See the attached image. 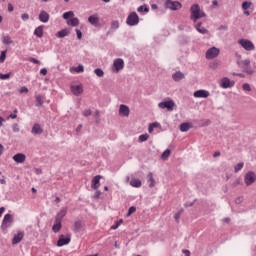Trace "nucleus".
<instances>
[{
  "label": "nucleus",
  "mask_w": 256,
  "mask_h": 256,
  "mask_svg": "<svg viewBox=\"0 0 256 256\" xmlns=\"http://www.w3.org/2000/svg\"><path fill=\"white\" fill-rule=\"evenodd\" d=\"M203 17H207V14L201 10V6L199 4H193L190 8V19L197 23L199 19H203Z\"/></svg>",
  "instance_id": "nucleus-1"
},
{
  "label": "nucleus",
  "mask_w": 256,
  "mask_h": 256,
  "mask_svg": "<svg viewBox=\"0 0 256 256\" xmlns=\"http://www.w3.org/2000/svg\"><path fill=\"white\" fill-rule=\"evenodd\" d=\"M65 215H67V210L62 208L55 216V223L52 226V231L54 233H59V231H61V227H63L62 221Z\"/></svg>",
  "instance_id": "nucleus-2"
},
{
  "label": "nucleus",
  "mask_w": 256,
  "mask_h": 256,
  "mask_svg": "<svg viewBox=\"0 0 256 256\" xmlns=\"http://www.w3.org/2000/svg\"><path fill=\"white\" fill-rule=\"evenodd\" d=\"M237 65L240 67V69H243V72L247 73V75H253V73H255V70L251 68L250 59L237 61Z\"/></svg>",
  "instance_id": "nucleus-3"
},
{
  "label": "nucleus",
  "mask_w": 256,
  "mask_h": 256,
  "mask_svg": "<svg viewBox=\"0 0 256 256\" xmlns=\"http://www.w3.org/2000/svg\"><path fill=\"white\" fill-rule=\"evenodd\" d=\"M126 25L129 27H135V25H139V15H137V12L129 13L126 19Z\"/></svg>",
  "instance_id": "nucleus-4"
},
{
  "label": "nucleus",
  "mask_w": 256,
  "mask_h": 256,
  "mask_svg": "<svg viewBox=\"0 0 256 256\" xmlns=\"http://www.w3.org/2000/svg\"><path fill=\"white\" fill-rule=\"evenodd\" d=\"M256 181V174L253 171H248L245 175H244V183L246 185V187H250V185H253V183H255Z\"/></svg>",
  "instance_id": "nucleus-5"
},
{
  "label": "nucleus",
  "mask_w": 256,
  "mask_h": 256,
  "mask_svg": "<svg viewBox=\"0 0 256 256\" xmlns=\"http://www.w3.org/2000/svg\"><path fill=\"white\" fill-rule=\"evenodd\" d=\"M158 107L160 109H167V111H173V109H175V107H177V105L175 104V101L170 99V100H167V101L160 102L158 104Z\"/></svg>",
  "instance_id": "nucleus-6"
},
{
  "label": "nucleus",
  "mask_w": 256,
  "mask_h": 256,
  "mask_svg": "<svg viewBox=\"0 0 256 256\" xmlns=\"http://www.w3.org/2000/svg\"><path fill=\"white\" fill-rule=\"evenodd\" d=\"M164 7L165 9H170L171 11H179L183 5L179 1H166Z\"/></svg>",
  "instance_id": "nucleus-7"
},
{
  "label": "nucleus",
  "mask_w": 256,
  "mask_h": 256,
  "mask_svg": "<svg viewBox=\"0 0 256 256\" xmlns=\"http://www.w3.org/2000/svg\"><path fill=\"white\" fill-rule=\"evenodd\" d=\"M13 223V215L6 214L2 220L1 229L2 231H5L8 227H11V224Z\"/></svg>",
  "instance_id": "nucleus-8"
},
{
  "label": "nucleus",
  "mask_w": 256,
  "mask_h": 256,
  "mask_svg": "<svg viewBox=\"0 0 256 256\" xmlns=\"http://www.w3.org/2000/svg\"><path fill=\"white\" fill-rule=\"evenodd\" d=\"M71 243V234H68L67 236L65 235H60L59 239L57 241V247H63L65 245H69Z\"/></svg>",
  "instance_id": "nucleus-9"
},
{
  "label": "nucleus",
  "mask_w": 256,
  "mask_h": 256,
  "mask_svg": "<svg viewBox=\"0 0 256 256\" xmlns=\"http://www.w3.org/2000/svg\"><path fill=\"white\" fill-rule=\"evenodd\" d=\"M239 44H240L241 47H243V49H245L246 51H253V50L255 49V45H254L253 42H251L250 40L240 39V40H239Z\"/></svg>",
  "instance_id": "nucleus-10"
},
{
  "label": "nucleus",
  "mask_w": 256,
  "mask_h": 256,
  "mask_svg": "<svg viewBox=\"0 0 256 256\" xmlns=\"http://www.w3.org/2000/svg\"><path fill=\"white\" fill-rule=\"evenodd\" d=\"M114 67V73H119V71H122L123 67H125V61L121 58H117L113 62Z\"/></svg>",
  "instance_id": "nucleus-11"
},
{
  "label": "nucleus",
  "mask_w": 256,
  "mask_h": 256,
  "mask_svg": "<svg viewBox=\"0 0 256 256\" xmlns=\"http://www.w3.org/2000/svg\"><path fill=\"white\" fill-rule=\"evenodd\" d=\"M219 49L217 47H212L206 51V59H215L219 56Z\"/></svg>",
  "instance_id": "nucleus-12"
},
{
  "label": "nucleus",
  "mask_w": 256,
  "mask_h": 256,
  "mask_svg": "<svg viewBox=\"0 0 256 256\" xmlns=\"http://www.w3.org/2000/svg\"><path fill=\"white\" fill-rule=\"evenodd\" d=\"M234 86H235V81H231L227 77H224L221 79L220 87H222V89H229Z\"/></svg>",
  "instance_id": "nucleus-13"
},
{
  "label": "nucleus",
  "mask_w": 256,
  "mask_h": 256,
  "mask_svg": "<svg viewBox=\"0 0 256 256\" xmlns=\"http://www.w3.org/2000/svg\"><path fill=\"white\" fill-rule=\"evenodd\" d=\"M101 179H103V176L96 175L91 181V189H94V191H97V189L101 187Z\"/></svg>",
  "instance_id": "nucleus-14"
},
{
  "label": "nucleus",
  "mask_w": 256,
  "mask_h": 256,
  "mask_svg": "<svg viewBox=\"0 0 256 256\" xmlns=\"http://www.w3.org/2000/svg\"><path fill=\"white\" fill-rule=\"evenodd\" d=\"M70 89H71V93H73L75 97H79V95H83V85H72Z\"/></svg>",
  "instance_id": "nucleus-15"
},
{
  "label": "nucleus",
  "mask_w": 256,
  "mask_h": 256,
  "mask_svg": "<svg viewBox=\"0 0 256 256\" xmlns=\"http://www.w3.org/2000/svg\"><path fill=\"white\" fill-rule=\"evenodd\" d=\"M210 93L207 90H197L194 92V97L198 98V99H207V97H209Z\"/></svg>",
  "instance_id": "nucleus-16"
},
{
  "label": "nucleus",
  "mask_w": 256,
  "mask_h": 256,
  "mask_svg": "<svg viewBox=\"0 0 256 256\" xmlns=\"http://www.w3.org/2000/svg\"><path fill=\"white\" fill-rule=\"evenodd\" d=\"M251 7H253V2H251V1H244L242 3V9L244 11V15H246L247 17H249V15H251V12L249 11V9H251Z\"/></svg>",
  "instance_id": "nucleus-17"
},
{
  "label": "nucleus",
  "mask_w": 256,
  "mask_h": 256,
  "mask_svg": "<svg viewBox=\"0 0 256 256\" xmlns=\"http://www.w3.org/2000/svg\"><path fill=\"white\" fill-rule=\"evenodd\" d=\"M129 113H131V111L129 110V106L121 104L119 108V115L121 117H129Z\"/></svg>",
  "instance_id": "nucleus-18"
},
{
  "label": "nucleus",
  "mask_w": 256,
  "mask_h": 256,
  "mask_svg": "<svg viewBox=\"0 0 256 256\" xmlns=\"http://www.w3.org/2000/svg\"><path fill=\"white\" fill-rule=\"evenodd\" d=\"M50 17L51 16L49 15V13H47V11L41 10L38 19L39 21H41V23H49Z\"/></svg>",
  "instance_id": "nucleus-19"
},
{
  "label": "nucleus",
  "mask_w": 256,
  "mask_h": 256,
  "mask_svg": "<svg viewBox=\"0 0 256 256\" xmlns=\"http://www.w3.org/2000/svg\"><path fill=\"white\" fill-rule=\"evenodd\" d=\"M23 237H25V233L23 232L15 234L12 238V245H18V243H21V241H23Z\"/></svg>",
  "instance_id": "nucleus-20"
},
{
  "label": "nucleus",
  "mask_w": 256,
  "mask_h": 256,
  "mask_svg": "<svg viewBox=\"0 0 256 256\" xmlns=\"http://www.w3.org/2000/svg\"><path fill=\"white\" fill-rule=\"evenodd\" d=\"M88 22L90 23V25L97 27V25H99V14H93V15L89 16Z\"/></svg>",
  "instance_id": "nucleus-21"
},
{
  "label": "nucleus",
  "mask_w": 256,
  "mask_h": 256,
  "mask_svg": "<svg viewBox=\"0 0 256 256\" xmlns=\"http://www.w3.org/2000/svg\"><path fill=\"white\" fill-rule=\"evenodd\" d=\"M25 159H27V156L23 153H17L13 156V161H15V163H25Z\"/></svg>",
  "instance_id": "nucleus-22"
},
{
  "label": "nucleus",
  "mask_w": 256,
  "mask_h": 256,
  "mask_svg": "<svg viewBox=\"0 0 256 256\" xmlns=\"http://www.w3.org/2000/svg\"><path fill=\"white\" fill-rule=\"evenodd\" d=\"M31 133H33V135H41L43 133V128H41L39 123H35L32 127Z\"/></svg>",
  "instance_id": "nucleus-23"
},
{
  "label": "nucleus",
  "mask_w": 256,
  "mask_h": 256,
  "mask_svg": "<svg viewBox=\"0 0 256 256\" xmlns=\"http://www.w3.org/2000/svg\"><path fill=\"white\" fill-rule=\"evenodd\" d=\"M172 79L176 83H179V81H181L182 79H185V74H183V72H181V71H177L176 73H174L172 75Z\"/></svg>",
  "instance_id": "nucleus-24"
},
{
  "label": "nucleus",
  "mask_w": 256,
  "mask_h": 256,
  "mask_svg": "<svg viewBox=\"0 0 256 256\" xmlns=\"http://www.w3.org/2000/svg\"><path fill=\"white\" fill-rule=\"evenodd\" d=\"M83 229V222L81 220H77L74 222L73 225V231L74 233H80V231Z\"/></svg>",
  "instance_id": "nucleus-25"
},
{
  "label": "nucleus",
  "mask_w": 256,
  "mask_h": 256,
  "mask_svg": "<svg viewBox=\"0 0 256 256\" xmlns=\"http://www.w3.org/2000/svg\"><path fill=\"white\" fill-rule=\"evenodd\" d=\"M117 29H119V22L117 20H113L111 22V26H110L109 31L107 32V35L117 31Z\"/></svg>",
  "instance_id": "nucleus-26"
},
{
  "label": "nucleus",
  "mask_w": 256,
  "mask_h": 256,
  "mask_svg": "<svg viewBox=\"0 0 256 256\" xmlns=\"http://www.w3.org/2000/svg\"><path fill=\"white\" fill-rule=\"evenodd\" d=\"M191 127H193V124H191L189 122H184V123L180 124V131L182 133H187V131H189V129H191Z\"/></svg>",
  "instance_id": "nucleus-27"
},
{
  "label": "nucleus",
  "mask_w": 256,
  "mask_h": 256,
  "mask_svg": "<svg viewBox=\"0 0 256 256\" xmlns=\"http://www.w3.org/2000/svg\"><path fill=\"white\" fill-rule=\"evenodd\" d=\"M69 33H70L69 29L65 28V29L58 31L56 33V37H58V39H63L64 37H67L69 35Z\"/></svg>",
  "instance_id": "nucleus-28"
},
{
  "label": "nucleus",
  "mask_w": 256,
  "mask_h": 256,
  "mask_svg": "<svg viewBox=\"0 0 256 256\" xmlns=\"http://www.w3.org/2000/svg\"><path fill=\"white\" fill-rule=\"evenodd\" d=\"M43 29H45V26L41 25L38 26L35 30H34V35L36 37H38L39 39H41V37H43Z\"/></svg>",
  "instance_id": "nucleus-29"
},
{
  "label": "nucleus",
  "mask_w": 256,
  "mask_h": 256,
  "mask_svg": "<svg viewBox=\"0 0 256 256\" xmlns=\"http://www.w3.org/2000/svg\"><path fill=\"white\" fill-rule=\"evenodd\" d=\"M130 185L132 187L139 188L141 187V185H143V183L139 180V178H132L130 181Z\"/></svg>",
  "instance_id": "nucleus-30"
},
{
  "label": "nucleus",
  "mask_w": 256,
  "mask_h": 256,
  "mask_svg": "<svg viewBox=\"0 0 256 256\" xmlns=\"http://www.w3.org/2000/svg\"><path fill=\"white\" fill-rule=\"evenodd\" d=\"M147 179H148V182L150 183L149 184L150 189H153V187H155V178H153V173L152 172L148 173Z\"/></svg>",
  "instance_id": "nucleus-31"
},
{
  "label": "nucleus",
  "mask_w": 256,
  "mask_h": 256,
  "mask_svg": "<svg viewBox=\"0 0 256 256\" xmlns=\"http://www.w3.org/2000/svg\"><path fill=\"white\" fill-rule=\"evenodd\" d=\"M67 25H70L71 27L79 26V18L72 17L70 20L67 21Z\"/></svg>",
  "instance_id": "nucleus-32"
},
{
  "label": "nucleus",
  "mask_w": 256,
  "mask_h": 256,
  "mask_svg": "<svg viewBox=\"0 0 256 256\" xmlns=\"http://www.w3.org/2000/svg\"><path fill=\"white\" fill-rule=\"evenodd\" d=\"M2 43H3L4 45H12L13 40L11 39V36H9V35H3V36H2Z\"/></svg>",
  "instance_id": "nucleus-33"
},
{
  "label": "nucleus",
  "mask_w": 256,
  "mask_h": 256,
  "mask_svg": "<svg viewBox=\"0 0 256 256\" xmlns=\"http://www.w3.org/2000/svg\"><path fill=\"white\" fill-rule=\"evenodd\" d=\"M63 19H65L66 21H69L70 19H72V17H75V13H73V11H68V12H65L63 15H62Z\"/></svg>",
  "instance_id": "nucleus-34"
},
{
  "label": "nucleus",
  "mask_w": 256,
  "mask_h": 256,
  "mask_svg": "<svg viewBox=\"0 0 256 256\" xmlns=\"http://www.w3.org/2000/svg\"><path fill=\"white\" fill-rule=\"evenodd\" d=\"M170 155H171V149H166V150L162 153L161 159H162L163 161H167V159H169Z\"/></svg>",
  "instance_id": "nucleus-35"
},
{
  "label": "nucleus",
  "mask_w": 256,
  "mask_h": 256,
  "mask_svg": "<svg viewBox=\"0 0 256 256\" xmlns=\"http://www.w3.org/2000/svg\"><path fill=\"white\" fill-rule=\"evenodd\" d=\"M138 13H149V7L147 5H142L137 8Z\"/></svg>",
  "instance_id": "nucleus-36"
},
{
  "label": "nucleus",
  "mask_w": 256,
  "mask_h": 256,
  "mask_svg": "<svg viewBox=\"0 0 256 256\" xmlns=\"http://www.w3.org/2000/svg\"><path fill=\"white\" fill-rule=\"evenodd\" d=\"M35 99H36V107H42L44 101L41 95H36Z\"/></svg>",
  "instance_id": "nucleus-37"
},
{
  "label": "nucleus",
  "mask_w": 256,
  "mask_h": 256,
  "mask_svg": "<svg viewBox=\"0 0 256 256\" xmlns=\"http://www.w3.org/2000/svg\"><path fill=\"white\" fill-rule=\"evenodd\" d=\"M244 166H245V163H243V162L238 163L234 167V173H239V171H241V169H243Z\"/></svg>",
  "instance_id": "nucleus-38"
},
{
  "label": "nucleus",
  "mask_w": 256,
  "mask_h": 256,
  "mask_svg": "<svg viewBox=\"0 0 256 256\" xmlns=\"http://www.w3.org/2000/svg\"><path fill=\"white\" fill-rule=\"evenodd\" d=\"M5 59H7V50L1 51V54H0V63H5Z\"/></svg>",
  "instance_id": "nucleus-39"
},
{
  "label": "nucleus",
  "mask_w": 256,
  "mask_h": 256,
  "mask_svg": "<svg viewBox=\"0 0 256 256\" xmlns=\"http://www.w3.org/2000/svg\"><path fill=\"white\" fill-rule=\"evenodd\" d=\"M149 139V134H141L138 138L139 143H144V141H147Z\"/></svg>",
  "instance_id": "nucleus-40"
},
{
  "label": "nucleus",
  "mask_w": 256,
  "mask_h": 256,
  "mask_svg": "<svg viewBox=\"0 0 256 256\" xmlns=\"http://www.w3.org/2000/svg\"><path fill=\"white\" fill-rule=\"evenodd\" d=\"M94 73H95V75H97V77H103V75H105V72L101 68H96L94 70Z\"/></svg>",
  "instance_id": "nucleus-41"
},
{
  "label": "nucleus",
  "mask_w": 256,
  "mask_h": 256,
  "mask_svg": "<svg viewBox=\"0 0 256 256\" xmlns=\"http://www.w3.org/2000/svg\"><path fill=\"white\" fill-rule=\"evenodd\" d=\"M135 211H137V207L131 206V207L128 209V212H127V214H126V217H131V215H133V213H135Z\"/></svg>",
  "instance_id": "nucleus-42"
},
{
  "label": "nucleus",
  "mask_w": 256,
  "mask_h": 256,
  "mask_svg": "<svg viewBox=\"0 0 256 256\" xmlns=\"http://www.w3.org/2000/svg\"><path fill=\"white\" fill-rule=\"evenodd\" d=\"M121 224H123V219H120V220L116 221L115 224L111 226V229H113V230L119 229Z\"/></svg>",
  "instance_id": "nucleus-43"
},
{
  "label": "nucleus",
  "mask_w": 256,
  "mask_h": 256,
  "mask_svg": "<svg viewBox=\"0 0 256 256\" xmlns=\"http://www.w3.org/2000/svg\"><path fill=\"white\" fill-rule=\"evenodd\" d=\"M0 79H1L2 81H5V80H7V79H11V72H10V73H6V74H1V73H0Z\"/></svg>",
  "instance_id": "nucleus-44"
},
{
  "label": "nucleus",
  "mask_w": 256,
  "mask_h": 256,
  "mask_svg": "<svg viewBox=\"0 0 256 256\" xmlns=\"http://www.w3.org/2000/svg\"><path fill=\"white\" fill-rule=\"evenodd\" d=\"M74 71L76 73H83V71H85V67H83V65L79 64L76 68H74Z\"/></svg>",
  "instance_id": "nucleus-45"
},
{
  "label": "nucleus",
  "mask_w": 256,
  "mask_h": 256,
  "mask_svg": "<svg viewBox=\"0 0 256 256\" xmlns=\"http://www.w3.org/2000/svg\"><path fill=\"white\" fill-rule=\"evenodd\" d=\"M181 213H183V209L179 210V211L174 215V219H175L176 223H179V219H181Z\"/></svg>",
  "instance_id": "nucleus-46"
},
{
  "label": "nucleus",
  "mask_w": 256,
  "mask_h": 256,
  "mask_svg": "<svg viewBox=\"0 0 256 256\" xmlns=\"http://www.w3.org/2000/svg\"><path fill=\"white\" fill-rule=\"evenodd\" d=\"M12 131H13V133H19V131H21V129L19 128V124L18 123H14L12 125Z\"/></svg>",
  "instance_id": "nucleus-47"
},
{
  "label": "nucleus",
  "mask_w": 256,
  "mask_h": 256,
  "mask_svg": "<svg viewBox=\"0 0 256 256\" xmlns=\"http://www.w3.org/2000/svg\"><path fill=\"white\" fill-rule=\"evenodd\" d=\"M92 114L93 112L91 111V109H85L82 113L84 117H91Z\"/></svg>",
  "instance_id": "nucleus-48"
},
{
  "label": "nucleus",
  "mask_w": 256,
  "mask_h": 256,
  "mask_svg": "<svg viewBox=\"0 0 256 256\" xmlns=\"http://www.w3.org/2000/svg\"><path fill=\"white\" fill-rule=\"evenodd\" d=\"M242 89L243 91H251V85H249V83H244Z\"/></svg>",
  "instance_id": "nucleus-49"
},
{
  "label": "nucleus",
  "mask_w": 256,
  "mask_h": 256,
  "mask_svg": "<svg viewBox=\"0 0 256 256\" xmlns=\"http://www.w3.org/2000/svg\"><path fill=\"white\" fill-rule=\"evenodd\" d=\"M198 33H202V35H205L206 33H209V30H207L205 27H200L199 30H197Z\"/></svg>",
  "instance_id": "nucleus-50"
},
{
  "label": "nucleus",
  "mask_w": 256,
  "mask_h": 256,
  "mask_svg": "<svg viewBox=\"0 0 256 256\" xmlns=\"http://www.w3.org/2000/svg\"><path fill=\"white\" fill-rule=\"evenodd\" d=\"M30 63H34L35 65H39L41 61L37 60V58L30 57L29 58Z\"/></svg>",
  "instance_id": "nucleus-51"
},
{
  "label": "nucleus",
  "mask_w": 256,
  "mask_h": 256,
  "mask_svg": "<svg viewBox=\"0 0 256 256\" xmlns=\"http://www.w3.org/2000/svg\"><path fill=\"white\" fill-rule=\"evenodd\" d=\"M76 34H77V39L79 40L83 39V33L81 32V30L76 29Z\"/></svg>",
  "instance_id": "nucleus-52"
},
{
  "label": "nucleus",
  "mask_w": 256,
  "mask_h": 256,
  "mask_svg": "<svg viewBox=\"0 0 256 256\" xmlns=\"http://www.w3.org/2000/svg\"><path fill=\"white\" fill-rule=\"evenodd\" d=\"M21 19H22V21H29V14H27V13L22 14Z\"/></svg>",
  "instance_id": "nucleus-53"
},
{
  "label": "nucleus",
  "mask_w": 256,
  "mask_h": 256,
  "mask_svg": "<svg viewBox=\"0 0 256 256\" xmlns=\"http://www.w3.org/2000/svg\"><path fill=\"white\" fill-rule=\"evenodd\" d=\"M229 29V27H227V25H220L218 30L219 31H227Z\"/></svg>",
  "instance_id": "nucleus-54"
},
{
  "label": "nucleus",
  "mask_w": 256,
  "mask_h": 256,
  "mask_svg": "<svg viewBox=\"0 0 256 256\" xmlns=\"http://www.w3.org/2000/svg\"><path fill=\"white\" fill-rule=\"evenodd\" d=\"M232 75H234L235 77H240L241 79H245V74L243 73H233Z\"/></svg>",
  "instance_id": "nucleus-55"
},
{
  "label": "nucleus",
  "mask_w": 256,
  "mask_h": 256,
  "mask_svg": "<svg viewBox=\"0 0 256 256\" xmlns=\"http://www.w3.org/2000/svg\"><path fill=\"white\" fill-rule=\"evenodd\" d=\"M195 201H197V200H194V201H192V202H187V203H185V204H184V207H193V205H195Z\"/></svg>",
  "instance_id": "nucleus-56"
},
{
  "label": "nucleus",
  "mask_w": 256,
  "mask_h": 256,
  "mask_svg": "<svg viewBox=\"0 0 256 256\" xmlns=\"http://www.w3.org/2000/svg\"><path fill=\"white\" fill-rule=\"evenodd\" d=\"M241 184V180L240 179H236L233 183H232V187H237V185Z\"/></svg>",
  "instance_id": "nucleus-57"
},
{
  "label": "nucleus",
  "mask_w": 256,
  "mask_h": 256,
  "mask_svg": "<svg viewBox=\"0 0 256 256\" xmlns=\"http://www.w3.org/2000/svg\"><path fill=\"white\" fill-rule=\"evenodd\" d=\"M99 197H101V191L96 190V192L94 193V198L99 199Z\"/></svg>",
  "instance_id": "nucleus-58"
},
{
  "label": "nucleus",
  "mask_w": 256,
  "mask_h": 256,
  "mask_svg": "<svg viewBox=\"0 0 256 256\" xmlns=\"http://www.w3.org/2000/svg\"><path fill=\"white\" fill-rule=\"evenodd\" d=\"M20 93H29V89L24 86L20 89Z\"/></svg>",
  "instance_id": "nucleus-59"
},
{
  "label": "nucleus",
  "mask_w": 256,
  "mask_h": 256,
  "mask_svg": "<svg viewBox=\"0 0 256 256\" xmlns=\"http://www.w3.org/2000/svg\"><path fill=\"white\" fill-rule=\"evenodd\" d=\"M40 75H47V68H42L41 70H40Z\"/></svg>",
  "instance_id": "nucleus-60"
},
{
  "label": "nucleus",
  "mask_w": 256,
  "mask_h": 256,
  "mask_svg": "<svg viewBox=\"0 0 256 256\" xmlns=\"http://www.w3.org/2000/svg\"><path fill=\"white\" fill-rule=\"evenodd\" d=\"M182 253H184L186 256H191V252L189 250L184 249L182 250Z\"/></svg>",
  "instance_id": "nucleus-61"
},
{
  "label": "nucleus",
  "mask_w": 256,
  "mask_h": 256,
  "mask_svg": "<svg viewBox=\"0 0 256 256\" xmlns=\"http://www.w3.org/2000/svg\"><path fill=\"white\" fill-rule=\"evenodd\" d=\"M154 129L155 127H161V124H159L158 122H154L152 124H150Z\"/></svg>",
  "instance_id": "nucleus-62"
},
{
  "label": "nucleus",
  "mask_w": 256,
  "mask_h": 256,
  "mask_svg": "<svg viewBox=\"0 0 256 256\" xmlns=\"http://www.w3.org/2000/svg\"><path fill=\"white\" fill-rule=\"evenodd\" d=\"M13 9H14L13 4H8L9 13L13 12Z\"/></svg>",
  "instance_id": "nucleus-63"
},
{
  "label": "nucleus",
  "mask_w": 256,
  "mask_h": 256,
  "mask_svg": "<svg viewBox=\"0 0 256 256\" xmlns=\"http://www.w3.org/2000/svg\"><path fill=\"white\" fill-rule=\"evenodd\" d=\"M213 157H221V152L219 151L214 152Z\"/></svg>",
  "instance_id": "nucleus-64"
}]
</instances>
